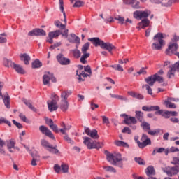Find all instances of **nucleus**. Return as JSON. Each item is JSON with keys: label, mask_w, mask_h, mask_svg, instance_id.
I'll list each match as a JSON object with an SVG mask.
<instances>
[{"label": "nucleus", "mask_w": 179, "mask_h": 179, "mask_svg": "<svg viewBox=\"0 0 179 179\" xmlns=\"http://www.w3.org/2000/svg\"><path fill=\"white\" fill-rule=\"evenodd\" d=\"M105 155H106V159L110 164L113 166H117L120 169L124 168V163L122 162V157L121 153L115 152L112 154L108 151H105Z\"/></svg>", "instance_id": "f257e3e1"}, {"label": "nucleus", "mask_w": 179, "mask_h": 179, "mask_svg": "<svg viewBox=\"0 0 179 179\" xmlns=\"http://www.w3.org/2000/svg\"><path fill=\"white\" fill-rule=\"evenodd\" d=\"M90 41L94 44L95 47H101L102 50H107L109 52H111L113 50L115 49V46L110 43H104L103 41H101L99 38H92L90 39Z\"/></svg>", "instance_id": "f03ea898"}, {"label": "nucleus", "mask_w": 179, "mask_h": 179, "mask_svg": "<svg viewBox=\"0 0 179 179\" xmlns=\"http://www.w3.org/2000/svg\"><path fill=\"white\" fill-rule=\"evenodd\" d=\"M163 38H166V34L157 33L155 35L153 38L154 43L152 45V50H162V48L164 45V40Z\"/></svg>", "instance_id": "7ed1b4c3"}, {"label": "nucleus", "mask_w": 179, "mask_h": 179, "mask_svg": "<svg viewBox=\"0 0 179 179\" xmlns=\"http://www.w3.org/2000/svg\"><path fill=\"white\" fill-rule=\"evenodd\" d=\"M83 143L87 146V149H101L103 144L97 141H92V138L89 137H83Z\"/></svg>", "instance_id": "20e7f679"}, {"label": "nucleus", "mask_w": 179, "mask_h": 179, "mask_svg": "<svg viewBox=\"0 0 179 179\" xmlns=\"http://www.w3.org/2000/svg\"><path fill=\"white\" fill-rule=\"evenodd\" d=\"M135 141H137V145L138 146V148H140V149H143V148H146V146H148V145H152V141L150 140V138H149V137L148 136V135L143 134L141 138V141H138V138L135 137L134 138Z\"/></svg>", "instance_id": "39448f33"}, {"label": "nucleus", "mask_w": 179, "mask_h": 179, "mask_svg": "<svg viewBox=\"0 0 179 179\" xmlns=\"http://www.w3.org/2000/svg\"><path fill=\"white\" fill-rule=\"evenodd\" d=\"M59 8L62 13H63L64 16V22L65 24H63L59 22V20L55 21V25L59 29H65L66 27V14L64 11V0H59Z\"/></svg>", "instance_id": "423d86ee"}, {"label": "nucleus", "mask_w": 179, "mask_h": 179, "mask_svg": "<svg viewBox=\"0 0 179 179\" xmlns=\"http://www.w3.org/2000/svg\"><path fill=\"white\" fill-rule=\"evenodd\" d=\"M3 83L0 82V99L3 100L4 103V106L6 107V108H10V97L9 96V94L8 92L4 94V95L2 94V87H3Z\"/></svg>", "instance_id": "0eeeda50"}, {"label": "nucleus", "mask_w": 179, "mask_h": 179, "mask_svg": "<svg viewBox=\"0 0 179 179\" xmlns=\"http://www.w3.org/2000/svg\"><path fill=\"white\" fill-rule=\"evenodd\" d=\"M52 97H53V99L51 101H48V110L50 111V113H52V111H57V110H58L57 100H59V96L55 94H52Z\"/></svg>", "instance_id": "6e6552de"}, {"label": "nucleus", "mask_w": 179, "mask_h": 179, "mask_svg": "<svg viewBox=\"0 0 179 179\" xmlns=\"http://www.w3.org/2000/svg\"><path fill=\"white\" fill-rule=\"evenodd\" d=\"M146 83L149 85V86H153L155 85V82H159V83H163L164 78L163 77L159 76L158 74H155L153 76H149L145 79Z\"/></svg>", "instance_id": "1a4fd4ad"}, {"label": "nucleus", "mask_w": 179, "mask_h": 179, "mask_svg": "<svg viewBox=\"0 0 179 179\" xmlns=\"http://www.w3.org/2000/svg\"><path fill=\"white\" fill-rule=\"evenodd\" d=\"M177 50H178V45L177 43H170L168 49L166 50V54L167 55H171V54H174L179 58V52H177Z\"/></svg>", "instance_id": "9d476101"}, {"label": "nucleus", "mask_w": 179, "mask_h": 179, "mask_svg": "<svg viewBox=\"0 0 179 179\" xmlns=\"http://www.w3.org/2000/svg\"><path fill=\"white\" fill-rule=\"evenodd\" d=\"M55 83L57 82V78L54 77V74L52 73L47 72L43 76V85H50V81Z\"/></svg>", "instance_id": "9b49d317"}, {"label": "nucleus", "mask_w": 179, "mask_h": 179, "mask_svg": "<svg viewBox=\"0 0 179 179\" xmlns=\"http://www.w3.org/2000/svg\"><path fill=\"white\" fill-rule=\"evenodd\" d=\"M150 15V11L145 10V11H135L134 13V17L135 19H146Z\"/></svg>", "instance_id": "f8f14e48"}, {"label": "nucleus", "mask_w": 179, "mask_h": 179, "mask_svg": "<svg viewBox=\"0 0 179 179\" xmlns=\"http://www.w3.org/2000/svg\"><path fill=\"white\" fill-rule=\"evenodd\" d=\"M39 131H40V132H41V134H43L45 136L50 138V139H55V137L54 136V134H52V132L51 131V130H50L45 126H44V125L40 126Z\"/></svg>", "instance_id": "ddd939ff"}, {"label": "nucleus", "mask_w": 179, "mask_h": 179, "mask_svg": "<svg viewBox=\"0 0 179 179\" xmlns=\"http://www.w3.org/2000/svg\"><path fill=\"white\" fill-rule=\"evenodd\" d=\"M176 71L179 72V62H176L173 66H172V67H170V69L167 73V76L169 79L174 78V73H176Z\"/></svg>", "instance_id": "4468645a"}, {"label": "nucleus", "mask_w": 179, "mask_h": 179, "mask_svg": "<svg viewBox=\"0 0 179 179\" xmlns=\"http://www.w3.org/2000/svg\"><path fill=\"white\" fill-rule=\"evenodd\" d=\"M61 34H62V32L60 30L49 32V39L47 40L48 43H49L50 44H52V43H54L53 38H55L59 36H61Z\"/></svg>", "instance_id": "2eb2a0df"}, {"label": "nucleus", "mask_w": 179, "mask_h": 179, "mask_svg": "<svg viewBox=\"0 0 179 179\" xmlns=\"http://www.w3.org/2000/svg\"><path fill=\"white\" fill-rule=\"evenodd\" d=\"M85 133L88 136H90V138H92V139H99V134H97V130L96 129L90 130V128L85 127Z\"/></svg>", "instance_id": "dca6fc26"}, {"label": "nucleus", "mask_w": 179, "mask_h": 179, "mask_svg": "<svg viewBox=\"0 0 179 179\" xmlns=\"http://www.w3.org/2000/svg\"><path fill=\"white\" fill-rule=\"evenodd\" d=\"M120 117H123L124 118V122L126 124V125H129V124H136L138 121H136V118L134 117H128V115L127 114H121Z\"/></svg>", "instance_id": "f3484780"}, {"label": "nucleus", "mask_w": 179, "mask_h": 179, "mask_svg": "<svg viewBox=\"0 0 179 179\" xmlns=\"http://www.w3.org/2000/svg\"><path fill=\"white\" fill-rule=\"evenodd\" d=\"M47 33L45 31L42 29H34V30L29 31L28 33V36H46Z\"/></svg>", "instance_id": "a211bd4d"}, {"label": "nucleus", "mask_w": 179, "mask_h": 179, "mask_svg": "<svg viewBox=\"0 0 179 179\" xmlns=\"http://www.w3.org/2000/svg\"><path fill=\"white\" fill-rule=\"evenodd\" d=\"M57 59L61 65H69V64H71V60L66 57H64V55L62 54L58 55L57 56Z\"/></svg>", "instance_id": "6ab92c4d"}, {"label": "nucleus", "mask_w": 179, "mask_h": 179, "mask_svg": "<svg viewBox=\"0 0 179 179\" xmlns=\"http://www.w3.org/2000/svg\"><path fill=\"white\" fill-rule=\"evenodd\" d=\"M165 173L169 177H173V176H176L179 173V167L178 166H173L171 167L165 171Z\"/></svg>", "instance_id": "aec40b11"}, {"label": "nucleus", "mask_w": 179, "mask_h": 179, "mask_svg": "<svg viewBox=\"0 0 179 179\" xmlns=\"http://www.w3.org/2000/svg\"><path fill=\"white\" fill-rule=\"evenodd\" d=\"M72 94V91L71 90H63L61 93L60 97L62 101H68V97Z\"/></svg>", "instance_id": "412c9836"}, {"label": "nucleus", "mask_w": 179, "mask_h": 179, "mask_svg": "<svg viewBox=\"0 0 179 179\" xmlns=\"http://www.w3.org/2000/svg\"><path fill=\"white\" fill-rule=\"evenodd\" d=\"M69 43H76V44H80V38L77 36L75 34H71L68 37Z\"/></svg>", "instance_id": "4be33fe9"}, {"label": "nucleus", "mask_w": 179, "mask_h": 179, "mask_svg": "<svg viewBox=\"0 0 179 179\" xmlns=\"http://www.w3.org/2000/svg\"><path fill=\"white\" fill-rule=\"evenodd\" d=\"M60 125L62 129H60L59 131L63 135H66V131H69V129H71V128H72V126H71L69 124H65V123L64 122H62Z\"/></svg>", "instance_id": "5701e85b"}, {"label": "nucleus", "mask_w": 179, "mask_h": 179, "mask_svg": "<svg viewBox=\"0 0 179 179\" xmlns=\"http://www.w3.org/2000/svg\"><path fill=\"white\" fill-rule=\"evenodd\" d=\"M20 60L24 62V64L25 65H29V61H31V58L30 57V56H29V55H27V53H23V54H21L20 55Z\"/></svg>", "instance_id": "b1692460"}, {"label": "nucleus", "mask_w": 179, "mask_h": 179, "mask_svg": "<svg viewBox=\"0 0 179 179\" xmlns=\"http://www.w3.org/2000/svg\"><path fill=\"white\" fill-rule=\"evenodd\" d=\"M145 174L148 176V178H150V177H153L152 176H155L156 174L155 168L152 166H148L145 169Z\"/></svg>", "instance_id": "393cba45"}, {"label": "nucleus", "mask_w": 179, "mask_h": 179, "mask_svg": "<svg viewBox=\"0 0 179 179\" xmlns=\"http://www.w3.org/2000/svg\"><path fill=\"white\" fill-rule=\"evenodd\" d=\"M155 114L156 115H162L164 118H169L171 116L170 111H164L163 110V109H161L160 110L155 112Z\"/></svg>", "instance_id": "a878e982"}, {"label": "nucleus", "mask_w": 179, "mask_h": 179, "mask_svg": "<svg viewBox=\"0 0 179 179\" xmlns=\"http://www.w3.org/2000/svg\"><path fill=\"white\" fill-rule=\"evenodd\" d=\"M22 101L24 103V104H25L26 106H27V107L31 110V111H34V113H36L37 112V109L36 108V107L33 106V104H31V101H28L26 99H23Z\"/></svg>", "instance_id": "bb28decb"}, {"label": "nucleus", "mask_w": 179, "mask_h": 179, "mask_svg": "<svg viewBox=\"0 0 179 179\" xmlns=\"http://www.w3.org/2000/svg\"><path fill=\"white\" fill-rule=\"evenodd\" d=\"M13 68L15 69V71H16V72H17V73H21L22 75L25 73L24 69H23V66L19 64H16L14 63L13 64Z\"/></svg>", "instance_id": "cd10ccee"}, {"label": "nucleus", "mask_w": 179, "mask_h": 179, "mask_svg": "<svg viewBox=\"0 0 179 179\" xmlns=\"http://www.w3.org/2000/svg\"><path fill=\"white\" fill-rule=\"evenodd\" d=\"M15 145H16V142L13 140H9L7 141V148L10 153H13V150H12V149H15Z\"/></svg>", "instance_id": "c85d7f7f"}, {"label": "nucleus", "mask_w": 179, "mask_h": 179, "mask_svg": "<svg viewBox=\"0 0 179 179\" xmlns=\"http://www.w3.org/2000/svg\"><path fill=\"white\" fill-rule=\"evenodd\" d=\"M129 96H131V97H134V99H138V100H143L144 97L143 95L141 94H138L134 92H128Z\"/></svg>", "instance_id": "c756f323"}, {"label": "nucleus", "mask_w": 179, "mask_h": 179, "mask_svg": "<svg viewBox=\"0 0 179 179\" xmlns=\"http://www.w3.org/2000/svg\"><path fill=\"white\" fill-rule=\"evenodd\" d=\"M31 156L33 157L31 162V166H37V162H40V156L38 154H31Z\"/></svg>", "instance_id": "7c9ffc66"}, {"label": "nucleus", "mask_w": 179, "mask_h": 179, "mask_svg": "<svg viewBox=\"0 0 179 179\" xmlns=\"http://www.w3.org/2000/svg\"><path fill=\"white\" fill-rule=\"evenodd\" d=\"M150 23V21H149V20L143 19L140 23H138V26H141V29H145L149 26Z\"/></svg>", "instance_id": "2f4dec72"}, {"label": "nucleus", "mask_w": 179, "mask_h": 179, "mask_svg": "<svg viewBox=\"0 0 179 179\" xmlns=\"http://www.w3.org/2000/svg\"><path fill=\"white\" fill-rule=\"evenodd\" d=\"M69 107V103H68V101H62L61 105H60V109L62 111H66Z\"/></svg>", "instance_id": "473e14b6"}, {"label": "nucleus", "mask_w": 179, "mask_h": 179, "mask_svg": "<svg viewBox=\"0 0 179 179\" xmlns=\"http://www.w3.org/2000/svg\"><path fill=\"white\" fill-rule=\"evenodd\" d=\"M41 66H43V63H41V62H40L38 59H35L32 62V68L34 69H36L37 68H41Z\"/></svg>", "instance_id": "72a5a7b5"}, {"label": "nucleus", "mask_w": 179, "mask_h": 179, "mask_svg": "<svg viewBox=\"0 0 179 179\" xmlns=\"http://www.w3.org/2000/svg\"><path fill=\"white\" fill-rule=\"evenodd\" d=\"M90 57V53L85 52L83 53V55L81 56L80 61L82 64H87V58H89Z\"/></svg>", "instance_id": "f704fd0d"}, {"label": "nucleus", "mask_w": 179, "mask_h": 179, "mask_svg": "<svg viewBox=\"0 0 179 179\" xmlns=\"http://www.w3.org/2000/svg\"><path fill=\"white\" fill-rule=\"evenodd\" d=\"M89 48H90V42H87L81 48V52H82V54H85V52H87Z\"/></svg>", "instance_id": "c9c22d12"}, {"label": "nucleus", "mask_w": 179, "mask_h": 179, "mask_svg": "<svg viewBox=\"0 0 179 179\" xmlns=\"http://www.w3.org/2000/svg\"><path fill=\"white\" fill-rule=\"evenodd\" d=\"M47 150L50 153H52L53 155H57V153H59V150L57 149V145H55V147L50 145V147H49Z\"/></svg>", "instance_id": "e433bc0d"}, {"label": "nucleus", "mask_w": 179, "mask_h": 179, "mask_svg": "<svg viewBox=\"0 0 179 179\" xmlns=\"http://www.w3.org/2000/svg\"><path fill=\"white\" fill-rule=\"evenodd\" d=\"M136 118L138 120V121H140V122H143V113L142 111H136Z\"/></svg>", "instance_id": "4c0bfd02"}, {"label": "nucleus", "mask_w": 179, "mask_h": 179, "mask_svg": "<svg viewBox=\"0 0 179 179\" xmlns=\"http://www.w3.org/2000/svg\"><path fill=\"white\" fill-rule=\"evenodd\" d=\"M13 64H15V63L12 62V61H10L8 59H3V65L6 66L7 68H9V66H11V68H13Z\"/></svg>", "instance_id": "58836bf2"}, {"label": "nucleus", "mask_w": 179, "mask_h": 179, "mask_svg": "<svg viewBox=\"0 0 179 179\" xmlns=\"http://www.w3.org/2000/svg\"><path fill=\"white\" fill-rule=\"evenodd\" d=\"M41 146H43V148H46L47 149H50V148H51V144H50L48 141L45 139H42L41 141Z\"/></svg>", "instance_id": "ea45409f"}, {"label": "nucleus", "mask_w": 179, "mask_h": 179, "mask_svg": "<svg viewBox=\"0 0 179 179\" xmlns=\"http://www.w3.org/2000/svg\"><path fill=\"white\" fill-rule=\"evenodd\" d=\"M116 146H122L123 148H129V145L128 143L122 141H117L115 142Z\"/></svg>", "instance_id": "a19ab883"}, {"label": "nucleus", "mask_w": 179, "mask_h": 179, "mask_svg": "<svg viewBox=\"0 0 179 179\" xmlns=\"http://www.w3.org/2000/svg\"><path fill=\"white\" fill-rule=\"evenodd\" d=\"M141 127H142L144 131H148L150 129V124L146 122H141Z\"/></svg>", "instance_id": "79ce46f5"}, {"label": "nucleus", "mask_w": 179, "mask_h": 179, "mask_svg": "<svg viewBox=\"0 0 179 179\" xmlns=\"http://www.w3.org/2000/svg\"><path fill=\"white\" fill-rule=\"evenodd\" d=\"M111 68H113L115 71H118L119 72H124V68L120 64H115L110 66Z\"/></svg>", "instance_id": "37998d69"}, {"label": "nucleus", "mask_w": 179, "mask_h": 179, "mask_svg": "<svg viewBox=\"0 0 179 179\" xmlns=\"http://www.w3.org/2000/svg\"><path fill=\"white\" fill-rule=\"evenodd\" d=\"M103 169L105 171H107L108 173H117V170H115L114 167L110 166H103Z\"/></svg>", "instance_id": "c03bdc74"}, {"label": "nucleus", "mask_w": 179, "mask_h": 179, "mask_svg": "<svg viewBox=\"0 0 179 179\" xmlns=\"http://www.w3.org/2000/svg\"><path fill=\"white\" fill-rule=\"evenodd\" d=\"M71 52L73 55L74 58H80V50L78 49H75L71 50Z\"/></svg>", "instance_id": "a18cd8bd"}, {"label": "nucleus", "mask_w": 179, "mask_h": 179, "mask_svg": "<svg viewBox=\"0 0 179 179\" xmlns=\"http://www.w3.org/2000/svg\"><path fill=\"white\" fill-rule=\"evenodd\" d=\"M164 104L167 108H176V104L170 102L169 101H165Z\"/></svg>", "instance_id": "49530a36"}, {"label": "nucleus", "mask_w": 179, "mask_h": 179, "mask_svg": "<svg viewBox=\"0 0 179 179\" xmlns=\"http://www.w3.org/2000/svg\"><path fill=\"white\" fill-rule=\"evenodd\" d=\"M5 146V141L0 138V153L1 155H5V150L3 149Z\"/></svg>", "instance_id": "de8ad7c7"}, {"label": "nucleus", "mask_w": 179, "mask_h": 179, "mask_svg": "<svg viewBox=\"0 0 179 179\" xmlns=\"http://www.w3.org/2000/svg\"><path fill=\"white\" fill-rule=\"evenodd\" d=\"M172 5H173V0H163L162 6H166V8H169Z\"/></svg>", "instance_id": "09e8293b"}, {"label": "nucleus", "mask_w": 179, "mask_h": 179, "mask_svg": "<svg viewBox=\"0 0 179 179\" xmlns=\"http://www.w3.org/2000/svg\"><path fill=\"white\" fill-rule=\"evenodd\" d=\"M61 170H62V173H68V171L69 170V166L66 164H62L61 165Z\"/></svg>", "instance_id": "8fccbe9b"}, {"label": "nucleus", "mask_w": 179, "mask_h": 179, "mask_svg": "<svg viewBox=\"0 0 179 179\" xmlns=\"http://www.w3.org/2000/svg\"><path fill=\"white\" fill-rule=\"evenodd\" d=\"M65 136H64V139L66 142H67V143H70V145H73L74 141L73 140H71L69 137V136H68V134L66 133V134H64Z\"/></svg>", "instance_id": "3c124183"}, {"label": "nucleus", "mask_w": 179, "mask_h": 179, "mask_svg": "<svg viewBox=\"0 0 179 179\" xmlns=\"http://www.w3.org/2000/svg\"><path fill=\"white\" fill-rule=\"evenodd\" d=\"M134 160L136 162L138 163V164H141V165H145V160H143V159L141 158V157H135Z\"/></svg>", "instance_id": "603ef678"}, {"label": "nucleus", "mask_w": 179, "mask_h": 179, "mask_svg": "<svg viewBox=\"0 0 179 179\" xmlns=\"http://www.w3.org/2000/svg\"><path fill=\"white\" fill-rule=\"evenodd\" d=\"M0 124H7L8 127H10V125H12L10 122L8 121L5 117L0 118Z\"/></svg>", "instance_id": "864d4df0"}, {"label": "nucleus", "mask_w": 179, "mask_h": 179, "mask_svg": "<svg viewBox=\"0 0 179 179\" xmlns=\"http://www.w3.org/2000/svg\"><path fill=\"white\" fill-rule=\"evenodd\" d=\"M160 131L159 129H155V130H150V129L148 131V135H152V136H155L156 134H159Z\"/></svg>", "instance_id": "5fc2aeb1"}, {"label": "nucleus", "mask_w": 179, "mask_h": 179, "mask_svg": "<svg viewBox=\"0 0 179 179\" xmlns=\"http://www.w3.org/2000/svg\"><path fill=\"white\" fill-rule=\"evenodd\" d=\"M145 87L148 91V93L150 94V96H152L153 93L152 92V88L150 87V86H149V85H143V89Z\"/></svg>", "instance_id": "6e6d98bb"}, {"label": "nucleus", "mask_w": 179, "mask_h": 179, "mask_svg": "<svg viewBox=\"0 0 179 179\" xmlns=\"http://www.w3.org/2000/svg\"><path fill=\"white\" fill-rule=\"evenodd\" d=\"M150 111H160V107L159 106H150Z\"/></svg>", "instance_id": "4d7b16f0"}, {"label": "nucleus", "mask_w": 179, "mask_h": 179, "mask_svg": "<svg viewBox=\"0 0 179 179\" xmlns=\"http://www.w3.org/2000/svg\"><path fill=\"white\" fill-rule=\"evenodd\" d=\"M49 127L54 132L58 133V126H57V124L53 123L52 124H50Z\"/></svg>", "instance_id": "13d9d810"}, {"label": "nucleus", "mask_w": 179, "mask_h": 179, "mask_svg": "<svg viewBox=\"0 0 179 179\" xmlns=\"http://www.w3.org/2000/svg\"><path fill=\"white\" fill-rule=\"evenodd\" d=\"M131 7L134 9H139V1L134 0V3H131Z\"/></svg>", "instance_id": "bf43d9fd"}, {"label": "nucleus", "mask_w": 179, "mask_h": 179, "mask_svg": "<svg viewBox=\"0 0 179 179\" xmlns=\"http://www.w3.org/2000/svg\"><path fill=\"white\" fill-rule=\"evenodd\" d=\"M122 134H128L129 135H131V129L129 127H125L122 130Z\"/></svg>", "instance_id": "052dcab7"}, {"label": "nucleus", "mask_w": 179, "mask_h": 179, "mask_svg": "<svg viewBox=\"0 0 179 179\" xmlns=\"http://www.w3.org/2000/svg\"><path fill=\"white\" fill-rule=\"evenodd\" d=\"M82 5H83V2H82L81 1H76V3L73 4V8H80V6H82Z\"/></svg>", "instance_id": "680f3d73"}, {"label": "nucleus", "mask_w": 179, "mask_h": 179, "mask_svg": "<svg viewBox=\"0 0 179 179\" xmlns=\"http://www.w3.org/2000/svg\"><path fill=\"white\" fill-rule=\"evenodd\" d=\"M54 170L55 173H61V166L59 164H55Z\"/></svg>", "instance_id": "e2e57ef3"}, {"label": "nucleus", "mask_w": 179, "mask_h": 179, "mask_svg": "<svg viewBox=\"0 0 179 179\" xmlns=\"http://www.w3.org/2000/svg\"><path fill=\"white\" fill-rule=\"evenodd\" d=\"M19 117L22 121L24 122H27V118L26 117V115H24L23 113H20Z\"/></svg>", "instance_id": "0e129e2a"}, {"label": "nucleus", "mask_w": 179, "mask_h": 179, "mask_svg": "<svg viewBox=\"0 0 179 179\" xmlns=\"http://www.w3.org/2000/svg\"><path fill=\"white\" fill-rule=\"evenodd\" d=\"M45 123L47 125L50 127V125L54 123V121H52V119H49L48 117H45Z\"/></svg>", "instance_id": "69168bd1"}, {"label": "nucleus", "mask_w": 179, "mask_h": 179, "mask_svg": "<svg viewBox=\"0 0 179 179\" xmlns=\"http://www.w3.org/2000/svg\"><path fill=\"white\" fill-rule=\"evenodd\" d=\"M90 107L92 110H94V108H99V106L97 104L94 103V102H93V101H91Z\"/></svg>", "instance_id": "338daca9"}, {"label": "nucleus", "mask_w": 179, "mask_h": 179, "mask_svg": "<svg viewBox=\"0 0 179 179\" xmlns=\"http://www.w3.org/2000/svg\"><path fill=\"white\" fill-rule=\"evenodd\" d=\"M134 2V0H123V3H124V5H132Z\"/></svg>", "instance_id": "774afa93"}]
</instances>
